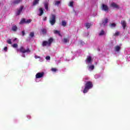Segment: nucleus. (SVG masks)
<instances>
[{"label":"nucleus","mask_w":130,"mask_h":130,"mask_svg":"<svg viewBox=\"0 0 130 130\" xmlns=\"http://www.w3.org/2000/svg\"><path fill=\"white\" fill-rule=\"evenodd\" d=\"M85 26L87 28V29H89L91 27V26H92V24H91V23H85Z\"/></svg>","instance_id":"17"},{"label":"nucleus","mask_w":130,"mask_h":130,"mask_svg":"<svg viewBox=\"0 0 130 130\" xmlns=\"http://www.w3.org/2000/svg\"><path fill=\"white\" fill-rule=\"evenodd\" d=\"M51 71H52V72H54V73H55L56 72H57V69L56 68H52Z\"/></svg>","instance_id":"30"},{"label":"nucleus","mask_w":130,"mask_h":130,"mask_svg":"<svg viewBox=\"0 0 130 130\" xmlns=\"http://www.w3.org/2000/svg\"><path fill=\"white\" fill-rule=\"evenodd\" d=\"M94 65H91L89 67V69L91 70V71H93V70H94Z\"/></svg>","instance_id":"31"},{"label":"nucleus","mask_w":130,"mask_h":130,"mask_svg":"<svg viewBox=\"0 0 130 130\" xmlns=\"http://www.w3.org/2000/svg\"><path fill=\"white\" fill-rule=\"evenodd\" d=\"M17 52H21V53H26V52H31V50H30V49L29 48H27V49H25L24 47L21 46L20 47V49H16Z\"/></svg>","instance_id":"3"},{"label":"nucleus","mask_w":130,"mask_h":130,"mask_svg":"<svg viewBox=\"0 0 130 130\" xmlns=\"http://www.w3.org/2000/svg\"><path fill=\"white\" fill-rule=\"evenodd\" d=\"M53 32L54 34H57L59 36H61V34H60V31L57 30H54Z\"/></svg>","instance_id":"16"},{"label":"nucleus","mask_w":130,"mask_h":130,"mask_svg":"<svg viewBox=\"0 0 130 130\" xmlns=\"http://www.w3.org/2000/svg\"><path fill=\"white\" fill-rule=\"evenodd\" d=\"M23 57H25V55H23Z\"/></svg>","instance_id":"42"},{"label":"nucleus","mask_w":130,"mask_h":130,"mask_svg":"<svg viewBox=\"0 0 130 130\" xmlns=\"http://www.w3.org/2000/svg\"><path fill=\"white\" fill-rule=\"evenodd\" d=\"M23 0H15L13 2V5H19V4H20V3H21V2Z\"/></svg>","instance_id":"11"},{"label":"nucleus","mask_w":130,"mask_h":130,"mask_svg":"<svg viewBox=\"0 0 130 130\" xmlns=\"http://www.w3.org/2000/svg\"><path fill=\"white\" fill-rule=\"evenodd\" d=\"M7 43H8V44H12V40L9 39L7 41Z\"/></svg>","instance_id":"34"},{"label":"nucleus","mask_w":130,"mask_h":130,"mask_svg":"<svg viewBox=\"0 0 130 130\" xmlns=\"http://www.w3.org/2000/svg\"><path fill=\"white\" fill-rule=\"evenodd\" d=\"M47 20V17H45L44 18V19H43L44 21H46Z\"/></svg>","instance_id":"40"},{"label":"nucleus","mask_w":130,"mask_h":130,"mask_svg":"<svg viewBox=\"0 0 130 130\" xmlns=\"http://www.w3.org/2000/svg\"><path fill=\"white\" fill-rule=\"evenodd\" d=\"M4 50H5V51H8V47H5L4 48Z\"/></svg>","instance_id":"37"},{"label":"nucleus","mask_w":130,"mask_h":130,"mask_svg":"<svg viewBox=\"0 0 130 130\" xmlns=\"http://www.w3.org/2000/svg\"><path fill=\"white\" fill-rule=\"evenodd\" d=\"M91 61H92V57L91 56H88L87 57V63H91Z\"/></svg>","instance_id":"13"},{"label":"nucleus","mask_w":130,"mask_h":130,"mask_svg":"<svg viewBox=\"0 0 130 130\" xmlns=\"http://www.w3.org/2000/svg\"><path fill=\"white\" fill-rule=\"evenodd\" d=\"M62 26H63V27H66L67 26V22H66V21H62Z\"/></svg>","instance_id":"25"},{"label":"nucleus","mask_w":130,"mask_h":130,"mask_svg":"<svg viewBox=\"0 0 130 130\" xmlns=\"http://www.w3.org/2000/svg\"><path fill=\"white\" fill-rule=\"evenodd\" d=\"M118 35H119V31H116L114 34V36H118Z\"/></svg>","instance_id":"33"},{"label":"nucleus","mask_w":130,"mask_h":130,"mask_svg":"<svg viewBox=\"0 0 130 130\" xmlns=\"http://www.w3.org/2000/svg\"><path fill=\"white\" fill-rule=\"evenodd\" d=\"M31 19H28L26 21L25 20V24H29L30 23H31Z\"/></svg>","instance_id":"29"},{"label":"nucleus","mask_w":130,"mask_h":130,"mask_svg":"<svg viewBox=\"0 0 130 130\" xmlns=\"http://www.w3.org/2000/svg\"><path fill=\"white\" fill-rule=\"evenodd\" d=\"M41 31H42V34H43L44 35L46 34V33L47 32V30L45 28L42 29Z\"/></svg>","instance_id":"18"},{"label":"nucleus","mask_w":130,"mask_h":130,"mask_svg":"<svg viewBox=\"0 0 130 130\" xmlns=\"http://www.w3.org/2000/svg\"><path fill=\"white\" fill-rule=\"evenodd\" d=\"M44 76V72L38 73L36 75V79H40Z\"/></svg>","instance_id":"4"},{"label":"nucleus","mask_w":130,"mask_h":130,"mask_svg":"<svg viewBox=\"0 0 130 130\" xmlns=\"http://www.w3.org/2000/svg\"><path fill=\"white\" fill-rule=\"evenodd\" d=\"M59 4H60V1H56L55 2V6H58V5H59Z\"/></svg>","instance_id":"32"},{"label":"nucleus","mask_w":130,"mask_h":130,"mask_svg":"<svg viewBox=\"0 0 130 130\" xmlns=\"http://www.w3.org/2000/svg\"><path fill=\"white\" fill-rule=\"evenodd\" d=\"M35 58H36V59H37V58H40V56H37V55L35 56Z\"/></svg>","instance_id":"38"},{"label":"nucleus","mask_w":130,"mask_h":130,"mask_svg":"<svg viewBox=\"0 0 130 130\" xmlns=\"http://www.w3.org/2000/svg\"><path fill=\"white\" fill-rule=\"evenodd\" d=\"M16 39H15L14 41H15V40H16Z\"/></svg>","instance_id":"43"},{"label":"nucleus","mask_w":130,"mask_h":130,"mask_svg":"<svg viewBox=\"0 0 130 130\" xmlns=\"http://www.w3.org/2000/svg\"><path fill=\"white\" fill-rule=\"evenodd\" d=\"M23 9H24V6H20L19 9L17 10V12L16 13V15H17V16L21 15V13H22V11H23Z\"/></svg>","instance_id":"7"},{"label":"nucleus","mask_w":130,"mask_h":130,"mask_svg":"<svg viewBox=\"0 0 130 130\" xmlns=\"http://www.w3.org/2000/svg\"><path fill=\"white\" fill-rule=\"evenodd\" d=\"M102 10L103 11H105V12H108V11H109V8H108V6H107V5L103 4Z\"/></svg>","instance_id":"6"},{"label":"nucleus","mask_w":130,"mask_h":130,"mask_svg":"<svg viewBox=\"0 0 130 130\" xmlns=\"http://www.w3.org/2000/svg\"><path fill=\"white\" fill-rule=\"evenodd\" d=\"M111 7L113 8L114 9H117V10H119V6L117 5L116 3H112L111 4Z\"/></svg>","instance_id":"5"},{"label":"nucleus","mask_w":130,"mask_h":130,"mask_svg":"<svg viewBox=\"0 0 130 130\" xmlns=\"http://www.w3.org/2000/svg\"><path fill=\"white\" fill-rule=\"evenodd\" d=\"M93 88V83L91 81H87L85 84V88L83 90L84 94H86V93L88 92V91L90 90V89H92Z\"/></svg>","instance_id":"1"},{"label":"nucleus","mask_w":130,"mask_h":130,"mask_svg":"<svg viewBox=\"0 0 130 130\" xmlns=\"http://www.w3.org/2000/svg\"><path fill=\"white\" fill-rule=\"evenodd\" d=\"M56 22V16L55 14H52L51 17L49 18V23L52 25L53 26L54 24Z\"/></svg>","instance_id":"2"},{"label":"nucleus","mask_w":130,"mask_h":130,"mask_svg":"<svg viewBox=\"0 0 130 130\" xmlns=\"http://www.w3.org/2000/svg\"><path fill=\"white\" fill-rule=\"evenodd\" d=\"M104 34H105V31H104V30L103 29H102L100 33L99 34V36H103V35H104Z\"/></svg>","instance_id":"24"},{"label":"nucleus","mask_w":130,"mask_h":130,"mask_svg":"<svg viewBox=\"0 0 130 130\" xmlns=\"http://www.w3.org/2000/svg\"><path fill=\"white\" fill-rule=\"evenodd\" d=\"M53 42V38H50L48 41V45L49 46H50V45H51V43Z\"/></svg>","instance_id":"12"},{"label":"nucleus","mask_w":130,"mask_h":130,"mask_svg":"<svg viewBox=\"0 0 130 130\" xmlns=\"http://www.w3.org/2000/svg\"><path fill=\"white\" fill-rule=\"evenodd\" d=\"M39 11L40 12V14H39V16L41 17V16H42V15H43L44 13V8H40V9H39Z\"/></svg>","instance_id":"8"},{"label":"nucleus","mask_w":130,"mask_h":130,"mask_svg":"<svg viewBox=\"0 0 130 130\" xmlns=\"http://www.w3.org/2000/svg\"><path fill=\"white\" fill-rule=\"evenodd\" d=\"M80 44H85V43L84 42H81Z\"/></svg>","instance_id":"41"},{"label":"nucleus","mask_w":130,"mask_h":130,"mask_svg":"<svg viewBox=\"0 0 130 130\" xmlns=\"http://www.w3.org/2000/svg\"><path fill=\"white\" fill-rule=\"evenodd\" d=\"M44 8L46 11H48V2H46L44 4Z\"/></svg>","instance_id":"14"},{"label":"nucleus","mask_w":130,"mask_h":130,"mask_svg":"<svg viewBox=\"0 0 130 130\" xmlns=\"http://www.w3.org/2000/svg\"><path fill=\"white\" fill-rule=\"evenodd\" d=\"M115 50L117 52L119 51V50H120V47H119V46H116V47H115Z\"/></svg>","instance_id":"21"},{"label":"nucleus","mask_w":130,"mask_h":130,"mask_svg":"<svg viewBox=\"0 0 130 130\" xmlns=\"http://www.w3.org/2000/svg\"><path fill=\"white\" fill-rule=\"evenodd\" d=\"M111 27H115L116 26V24L115 23H112L111 24Z\"/></svg>","instance_id":"36"},{"label":"nucleus","mask_w":130,"mask_h":130,"mask_svg":"<svg viewBox=\"0 0 130 130\" xmlns=\"http://www.w3.org/2000/svg\"><path fill=\"white\" fill-rule=\"evenodd\" d=\"M18 30V26L17 25L13 24L12 27V30L13 31V32H16Z\"/></svg>","instance_id":"10"},{"label":"nucleus","mask_w":130,"mask_h":130,"mask_svg":"<svg viewBox=\"0 0 130 130\" xmlns=\"http://www.w3.org/2000/svg\"><path fill=\"white\" fill-rule=\"evenodd\" d=\"M21 33L22 34V36H24L25 35V31H22Z\"/></svg>","instance_id":"39"},{"label":"nucleus","mask_w":130,"mask_h":130,"mask_svg":"<svg viewBox=\"0 0 130 130\" xmlns=\"http://www.w3.org/2000/svg\"><path fill=\"white\" fill-rule=\"evenodd\" d=\"M39 1L40 0H35L33 3V6H36V5L39 4Z\"/></svg>","instance_id":"22"},{"label":"nucleus","mask_w":130,"mask_h":130,"mask_svg":"<svg viewBox=\"0 0 130 130\" xmlns=\"http://www.w3.org/2000/svg\"><path fill=\"white\" fill-rule=\"evenodd\" d=\"M121 24L123 27V28L124 30L125 29V27H126V22L124 20H122L121 21Z\"/></svg>","instance_id":"9"},{"label":"nucleus","mask_w":130,"mask_h":130,"mask_svg":"<svg viewBox=\"0 0 130 130\" xmlns=\"http://www.w3.org/2000/svg\"><path fill=\"white\" fill-rule=\"evenodd\" d=\"M12 47H13V48H17L18 47V44L16 43L13 44L12 45Z\"/></svg>","instance_id":"27"},{"label":"nucleus","mask_w":130,"mask_h":130,"mask_svg":"<svg viewBox=\"0 0 130 130\" xmlns=\"http://www.w3.org/2000/svg\"><path fill=\"white\" fill-rule=\"evenodd\" d=\"M69 7H71L72 8H73L74 7V2L72 1L70 2V4L69 5Z\"/></svg>","instance_id":"26"},{"label":"nucleus","mask_w":130,"mask_h":130,"mask_svg":"<svg viewBox=\"0 0 130 130\" xmlns=\"http://www.w3.org/2000/svg\"><path fill=\"white\" fill-rule=\"evenodd\" d=\"M46 59H47V60H49V59H50V56H47L46 57Z\"/></svg>","instance_id":"35"},{"label":"nucleus","mask_w":130,"mask_h":130,"mask_svg":"<svg viewBox=\"0 0 130 130\" xmlns=\"http://www.w3.org/2000/svg\"><path fill=\"white\" fill-rule=\"evenodd\" d=\"M107 23H108V19L105 18V21H103V24L105 26Z\"/></svg>","instance_id":"23"},{"label":"nucleus","mask_w":130,"mask_h":130,"mask_svg":"<svg viewBox=\"0 0 130 130\" xmlns=\"http://www.w3.org/2000/svg\"><path fill=\"white\" fill-rule=\"evenodd\" d=\"M19 24H26V19L25 18L22 19L19 22Z\"/></svg>","instance_id":"20"},{"label":"nucleus","mask_w":130,"mask_h":130,"mask_svg":"<svg viewBox=\"0 0 130 130\" xmlns=\"http://www.w3.org/2000/svg\"><path fill=\"white\" fill-rule=\"evenodd\" d=\"M62 42L64 43H68V42H70V39L69 38H63L62 40Z\"/></svg>","instance_id":"15"},{"label":"nucleus","mask_w":130,"mask_h":130,"mask_svg":"<svg viewBox=\"0 0 130 130\" xmlns=\"http://www.w3.org/2000/svg\"><path fill=\"white\" fill-rule=\"evenodd\" d=\"M47 44L48 45V42H47L46 41H44L42 43V46H43V47H44V46H46V45H47Z\"/></svg>","instance_id":"19"},{"label":"nucleus","mask_w":130,"mask_h":130,"mask_svg":"<svg viewBox=\"0 0 130 130\" xmlns=\"http://www.w3.org/2000/svg\"><path fill=\"white\" fill-rule=\"evenodd\" d=\"M29 36L31 38H33V37H34V32H31L29 34Z\"/></svg>","instance_id":"28"}]
</instances>
